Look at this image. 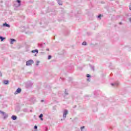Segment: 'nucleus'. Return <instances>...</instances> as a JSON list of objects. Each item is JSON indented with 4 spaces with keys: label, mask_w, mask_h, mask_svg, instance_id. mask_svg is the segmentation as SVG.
I'll use <instances>...</instances> for the list:
<instances>
[{
    "label": "nucleus",
    "mask_w": 131,
    "mask_h": 131,
    "mask_svg": "<svg viewBox=\"0 0 131 131\" xmlns=\"http://www.w3.org/2000/svg\"><path fill=\"white\" fill-rule=\"evenodd\" d=\"M33 63V60H29L26 62V66H30V65H32V63Z\"/></svg>",
    "instance_id": "f257e3e1"
},
{
    "label": "nucleus",
    "mask_w": 131,
    "mask_h": 131,
    "mask_svg": "<svg viewBox=\"0 0 131 131\" xmlns=\"http://www.w3.org/2000/svg\"><path fill=\"white\" fill-rule=\"evenodd\" d=\"M21 89L20 88H18L16 90V91L15 92L14 94L15 95H17L18 94H20V93H21Z\"/></svg>",
    "instance_id": "f03ea898"
},
{
    "label": "nucleus",
    "mask_w": 131,
    "mask_h": 131,
    "mask_svg": "<svg viewBox=\"0 0 131 131\" xmlns=\"http://www.w3.org/2000/svg\"><path fill=\"white\" fill-rule=\"evenodd\" d=\"M67 114H68V111L65 110L63 113V117L64 118H66V116L67 115Z\"/></svg>",
    "instance_id": "7ed1b4c3"
},
{
    "label": "nucleus",
    "mask_w": 131,
    "mask_h": 131,
    "mask_svg": "<svg viewBox=\"0 0 131 131\" xmlns=\"http://www.w3.org/2000/svg\"><path fill=\"white\" fill-rule=\"evenodd\" d=\"M14 41H16V40L14 39H11V42H10L11 45H13Z\"/></svg>",
    "instance_id": "20e7f679"
},
{
    "label": "nucleus",
    "mask_w": 131,
    "mask_h": 131,
    "mask_svg": "<svg viewBox=\"0 0 131 131\" xmlns=\"http://www.w3.org/2000/svg\"><path fill=\"white\" fill-rule=\"evenodd\" d=\"M32 53H33L34 54H35V53H36V54H38V50H33L32 51Z\"/></svg>",
    "instance_id": "39448f33"
},
{
    "label": "nucleus",
    "mask_w": 131,
    "mask_h": 131,
    "mask_svg": "<svg viewBox=\"0 0 131 131\" xmlns=\"http://www.w3.org/2000/svg\"><path fill=\"white\" fill-rule=\"evenodd\" d=\"M11 118L13 120H16V119H17V117H16V116H12Z\"/></svg>",
    "instance_id": "423d86ee"
},
{
    "label": "nucleus",
    "mask_w": 131,
    "mask_h": 131,
    "mask_svg": "<svg viewBox=\"0 0 131 131\" xmlns=\"http://www.w3.org/2000/svg\"><path fill=\"white\" fill-rule=\"evenodd\" d=\"M4 83H5V84H8V83H9V81L5 80L4 81Z\"/></svg>",
    "instance_id": "0eeeda50"
},
{
    "label": "nucleus",
    "mask_w": 131,
    "mask_h": 131,
    "mask_svg": "<svg viewBox=\"0 0 131 131\" xmlns=\"http://www.w3.org/2000/svg\"><path fill=\"white\" fill-rule=\"evenodd\" d=\"M3 26H6V27H10V25L9 24H7V23H5L3 25Z\"/></svg>",
    "instance_id": "6e6552de"
},
{
    "label": "nucleus",
    "mask_w": 131,
    "mask_h": 131,
    "mask_svg": "<svg viewBox=\"0 0 131 131\" xmlns=\"http://www.w3.org/2000/svg\"><path fill=\"white\" fill-rule=\"evenodd\" d=\"M57 2L58 3L59 5H60V6H62V5L63 4V3H62V2H61L60 1H58Z\"/></svg>",
    "instance_id": "1a4fd4ad"
},
{
    "label": "nucleus",
    "mask_w": 131,
    "mask_h": 131,
    "mask_svg": "<svg viewBox=\"0 0 131 131\" xmlns=\"http://www.w3.org/2000/svg\"><path fill=\"white\" fill-rule=\"evenodd\" d=\"M0 39H1V41H3V40H4V39H6V38H4L2 36H0Z\"/></svg>",
    "instance_id": "9d476101"
},
{
    "label": "nucleus",
    "mask_w": 131,
    "mask_h": 131,
    "mask_svg": "<svg viewBox=\"0 0 131 131\" xmlns=\"http://www.w3.org/2000/svg\"><path fill=\"white\" fill-rule=\"evenodd\" d=\"M42 116H43V115L42 114H41L39 116V118H41V120H43V119H42V118H41V117H42Z\"/></svg>",
    "instance_id": "9b49d317"
},
{
    "label": "nucleus",
    "mask_w": 131,
    "mask_h": 131,
    "mask_svg": "<svg viewBox=\"0 0 131 131\" xmlns=\"http://www.w3.org/2000/svg\"><path fill=\"white\" fill-rule=\"evenodd\" d=\"M82 45L83 46H86V42H82Z\"/></svg>",
    "instance_id": "f8f14e48"
},
{
    "label": "nucleus",
    "mask_w": 131,
    "mask_h": 131,
    "mask_svg": "<svg viewBox=\"0 0 131 131\" xmlns=\"http://www.w3.org/2000/svg\"><path fill=\"white\" fill-rule=\"evenodd\" d=\"M0 113H2V114H3V115H5L6 114V113H5L4 112H2L0 111Z\"/></svg>",
    "instance_id": "ddd939ff"
},
{
    "label": "nucleus",
    "mask_w": 131,
    "mask_h": 131,
    "mask_svg": "<svg viewBox=\"0 0 131 131\" xmlns=\"http://www.w3.org/2000/svg\"><path fill=\"white\" fill-rule=\"evenodd\" d=\"M52 56L51 55H49L48 56V60H50V59H51Z\"/></svg>",
    "instance_id": "4468645a"
},
{
    "label": "nucleus",
    "mask_w": 131,
    "mask_h": 131,
    "mask_svg": "<svg viewBox=\"0 0 131 131\" xmlns=\"http://www.w3.org/2000/svg\"><path fill=\"white\" fill-rule=\"evenodd\" d=\"M101 17H102V15L101 14L98 16V18H101Z\"/></svg>",
    "instance_id": "2eb2a0df"
},
{
    "label": "nucleus",
    "mask_w": 131,
    "mask_h": 131,
    "mask_svg": "<svg viewBox=\"0 0 131 131\" xmlns=\"http://www.w3.org/2000/svg\"><path fill=\"white\" fill-rule=\"evenodd\" d=\"M86 77H91V75H90V74H87Z\"/></svg>",
    "instance_id": "dca6fc26"
},
{
    "label": "nucleus",
    "mask_w": 131,
    "mask_h": 131,
    "mask_svg": "<svg viewBox=\"0 0 131 131\" xmlns=\"http://www.w3.org/2000/svg\"><path fill=\"white\" fill-rule=\"evenodd\" d=\"M34 128H35V129H37V126L35 125L34 126Z\"/></svg>",
    "instance_id": "f3484780"
},
{
    "label": "nucleus",
    "mask_w": 131,
    "mask_h": 131,
    "mask_svg": "<svg viewBox=\"0 0 131 131\" xmlns=\"http://www.w3.org/2000/svg\"><path fill=\"white\" fill-rule=\"evenodd\" d=\"M17 3H18V4H20V3H21V1H20L19 0H17Z\"/></svg>",
    "instance_id": "a211bd4d"
},
{
    "label": "nucleus",
    "mask_w": 131,
    "mask_h": 131,
    "mask_svg": "<svg viewBox=\"0 0 131 131\" xmlns=\"http://www.w3.org/2000/svg\"><path fill=\"white\" fill-rule=\"evenodd\" d=\"M84 128V126H82L81 127V130H82V129Z\"/></svg>",
    "instance_id": "6ab92c4d"
},
{
    "label": "nucleus",
    "mask_w": 131,
    "mask_h": 131,
    "mask_svg": "<svg viewBox=\"0 0 131 131\" xmlns=\"http://www.w3.org/2000/svg\"><path fill=\"white\" fill-rule=\"evenodd\" d=\"M3 74H2V73L0 72V76H2Z\"/></svg>",
    "instance_id": "aec40b11"
},
{
    "label": "nucleus",
    "mask_w": 131,
    "mask_h": 131,
    "mask_svg": "<svg viewBox=\"0 0 131 131\" xmlns=\"http://www.w3.org/2000/svg\"><path fill=\"white\" fill-rule=\"evenodd\" d=\"M6 117H8V116L6 115V116H5V117H4V118H6Z\"/></svg>",
    "instance_id": "412c9836"
},
{
    "label": "nucleus",
    "mask_w": 131,
    "mask_h": 131,
    "mask_svg": "<svg viewBox=\"0 0 131 131\" xmlns=\"http://www.w3.org/2000/svg\"><path fill=\"white\" fill-rule=\"evenodd\" d=\"M129 10H130V11H131V7L130 6L129 7Z\"/></svg>",
    "instance_id": "4be33fe9"
},
{
    "label": "nucleus",
    "mask_w": 131,
    "mask_h": 131,
    "mask_svg": "<svg viewBox=\"0 0 131 131\" xmlns=\"http://www.w3.org/2000/svg\"><path fill=\"white\" fill-rule=\"evenodd\" d=\"M47 51H50V49H47Z\"/></svg>",
    "instance_id": "5701e85b"
},
{
    "label": "nucleus",
    "mask_w": 131,
    "mask_h": 131,
    "mask_svg": "<svg viewBox=\"0 0 131 131\" xmlns=\"http://www.w3.org/2000/svg\"><path fill=\"white\" fill-rule=\"evenodd\" d=\"M129 21L131 22V18L129 19Z\"/></svg>",
    "instance_id": "b1692460"
},
{
    "label": "nucleus",
    "mask_w": 131,
    "mask_h": 131,
    "mask_svg": "<svg viewBox=\"0 0 131 131\" xmlns=\"http://www.w3.org/2000/svg\"><path fill=\"white\" fill-rule=\"evenodd\" d=\"M114 85V84H113V83L112 84V85Z\"/></svg>",
    "instance_id": "393cba45"
},
{
    "label": "nucleus",
    "mask_w": 131,
    "mask_h": 131,
    "mask_svg": "<svg viewBox=\"0 0 131 131\" xmlns=\"http://www.w3.org/2000/svg\"><path fill=\"white\" fill-rule=\"evenodd\" d=\"M19 6H21V5L19 4Z\"/></svg>",
    "instance_id": "a878e982"
},
{
    "label": "nucleus",
    "mask_w": 131,
    "mask_h": 131,
    "mask_svg": "<svg viewBox=\"0 0 131 131\" xmlns=\"http://www.w3.org/2000/svg\"><path fill=\"white\" fill-rule=\"evenodd\" d=\"M59 1H60V0H57V2H59Z\"/></svg>",
    "instance_id": "bb28decb"
},
{
    "label": "nucleus",
    "mask_w": 131,
    "mask_h": 131,
    "mask_svg": "<svg viewBox=\"0 0 131 131\" xmlns=\"http://www.w3.org/2000/svg\"><path fill=\"white\" fill-rule=\"evenodd\" d=\"M36 65H38V63H37Z\"/></svg>",
    "instance_id": "cd10ccee"
},
{
    "label": "nucleus",
    "mask_w": 131,
    "mask_h": 131,
    "mask_svg": "<svg viewBox=\"0 0 131 131\" xmlns=\"http://www.w3.org/2000/svg\"><path fill=\"white\" fill-rule=\"evenodd\" d=\"M120 24H121V23H120Z\"/></svg>",
    "instance_id": "c85d7f7f"
}]
</instances>
